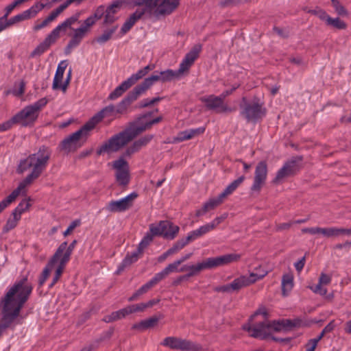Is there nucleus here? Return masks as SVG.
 Segmentation results:
<instances>
[{
  "label": "nucleus",
  "instance_id": "nucleus-1",
  "mask_svg": "<svg viewBox=\"0 0 351 351\" xmlns=\"http://www.w3.org/2000/svg\"><path fill=\"white\" fill-rule=\"evenodd\" d=\"M51 155V150L45 145L41 146L38 152L29 154L27 158L21 160L16 172L23 173L32 168L31 172L19 183V186L6 198L0 202V213L11 203L14 202L21 191L29 186L38 179L46 169Z\"/></svg>",
  "mask_w": 351,
  "mask_h": 351
},
{
  "label": "nucleus",
  "instance_id": "nucleus-2",
  "mask_svg": "<svg viewBox=\"0 0 351 351\" xmlns=\"http://www.w3.org/2000/svg\"><path fill=\"white\" fill-rule=\"evenodd\" d=\"M162 119V116H159L140 126H136V122H130L128 127L124 130L113 135L107 141L103 143L97 149V154L100 156L104 153H112L119 151L138 135L150 129L153 125L160 123Z\"/></svg>",
  "mask_w": 351,
  "mask_h": 351
},
{
  "label": "nucleus",
  "instance_id": "nucleus-3",
  "mask_svg": "<svg viewBox=\"0 0 351 351\" xmlns=\"http://www.w3.org/2000/svg\"><path fill=\"white\" fill-rule=\"evenodd\" d=\"M309 324L304 319L297 317L293 319H282L272 322H261L254 325H244L243 329L249 332L250 335L254 338L265 339L270 335L271 330L280 332L289 330L293 328L308 326Z\"/></svg>",
  "mask_w": 351,
  "mask_h": 351
},
{
  "label": "nucleus",
  "instance_id": "nucleus-4",
  "mask_svg": "<svg viewBox=\"0 0 351 351\" xmlns=\"http://www.w3.org/2000/svg\"><path fill=\"white\" fill-rule=\"evenodd\" d=\"M105 14V7L104 5L99 6L94 14L88 16L83 21L80 27L76 29L73 27V34H69L71 39L65 47V53L69 54L73 48L77 47L82 42L90 29L93 26L96 21L101 19Z\"/></svg>",
  "mask_w": 351,
  "mask_h": 351
},
{
  "label": "nucleus",
  "instance_id": "nucleus-5",
  "mask_svg": "<svg viewBox=\"0 0 351 351\" xmlns=\"http://www.w3.org/2000/svg\"><path fill=\"white\" fill-rule=\"evenodd\" d=\"M80 14H76L66 19L61 24L58 25L53 31L40 43L31 53L30 57L40 56L45 51L49 49L51 45L54 44L59 38L60 33H65L68 29H73L72 25L79 21Z\"/></svg>",
  "mask_w": 351,
  "mask_h": 351
},
{
  "label": "nucleus",
  "instance_id": "nucleus-6",
  "mask_svg": "<svg viewBox=\"0 0 351 351\" xmlns=\"http://www.w3.org/2000/svg\"><path fill=\"white\" fill-rule=\"evenodd\" d=\"M239 107L241 116L247 122L256 123L265 116L267 112L263 103L257 98L249 101L245 97H243Z\"/></svg>",
  "mask_w": 351,
  "mask_h": 351
},
{
  "label": "nucleus",
  "instance_id": "nucleus-7",
  "mask_svg": "<svg viewBox=\"0 0 351 351\" xmlns=\"http://www.w3.org/2000/svg\"><path fill=\"white\" fill-rule=\"evenodd\" d=\"M48 100L41 98L32 105L25 107L12 117L14 123H21L23 126H28L37 119L39 112L47 105Z\"/></svg>",
  "mask_w": 351,
  "mask_h": 351
},
{
  "label": "nucleus",
  "instance_id": "nucleus-8",
  "mask_svg": "<svg viewBox=\"0 0 351 351\" xmlns=\"http://www.w3.org/2000/svg\"><path fill=\"white\" fill-rule=\"evenodd\" d=\"M91 130L90 128L86 123L80 130L61 142L60 145V149L66 152L75 151L86 142Z\"/></svg>",
  "mask_w": 351,
  "mask_h": 351
},
{
  "label": "nucleus",
  "instance_id": "nucleus-9",
  "mask_svg": "<svg viewBox=\"0 0 351 351\" xmlns=\"http://www.w3.org/2000/svg\"><path fill=\"white\" fill-rule=\"evenodd\" d=\"M266 274L267 273H265L258 276L256 274L251 273L248 276H241L235 278L231 283L221 286V290L223 293L239 291L242 288L250 286L257 280L262 279Z\"/></svg>",
  "mask_w": 351,
  "mask_h": 351
},
{
  "label": "nucleus",
  "instance_id": "nucleus-10",
  "mask_svg": "<svg viewBox=\"0 0 351 351\" xmlns=\"http://www.w3.org/2000/svg\"><path fill=\"white\" fill-rule=\"evenodd\" d=\"M162 345L172 350L182 351H200L202 346L190 340L176 337H167L164 339Z\"/></svg>",
  "mask_w": 351,
  "mask_h": 351
},
{
  "label": "nucleus",
  "instance_id": "nucleus-11",
  "mask_svg": "<svg viewBox=\"0 0 351 351\" xmlns=\"http://www.w3.org/2000/svg\"><path fill=\"white\" fill-rule=\"evenodd\" d=\"M180 76L176 71L167 69L161 71L159 73L155 72V74L152 75L150 77L145 78L138 86L141 90L145 93L156 82L161 81L162 82H170L175 78H179Z\"/></svg>",
  "mask_w": 351,
  "mask_h": 351
},
{
  "label": "nucleus",
  "instance_id": "nucleus-12",
  "mask_svg": "<svg viewBox=\"0 0 351 351\" xmlns=\"http://www.w3.org/2000/svg\"><path fill=\"white\" fill-rule=\"evenodd\" d=\"M267 164L265 160L260 161L255 168L253 184L250 187V191L253 193H259L263 186L265 185L267 177Z\"/></svg>",
  "mask_w": 351,
  "mask_h": 351
},
{
  "label": "nucleus",
  "instance_id": "nucleus-13",
  "mask_svg": "<svg viewBox=\"0 0 351 351\" xmlns=\"http://www.w3.org/2000/svg\"><path fill=\"white\" fill-rule=\"evenodd\" d=\"M200 101L205 104L207 109L215 110L217 113L232 112L234 110V108L224 104L219 96L215 95L202 97Z\"/></svg>",
  "mask_w": 351,
  "mask_h": 351
},
{
  "label": "nucleus",
  "instance_id": "nucleus-14",
  "mask_svg": "<svg viewBox=\"0 0 351 351\" xmlns=\"http://www.w3.org/2000/svg\"><path fill=\"white\" fill-rule=\"evenodd\" d=\"M202 50V45L200 43H197L192 47L190 51L185 55L180 64L179 69L177 70V73H178L180 76L189 71L190 67L199 57Z\"/></svg>",
  "mask_w": 351,
  "mask_h": 351
},
{
  "label": "nucleus",
  "instance_id": "nucleus-15",
  "mask_svg": "<svg viewBox=\"0 0 351 351\" xmlns=\"http://www.w3.org/2000/svg\"><path fill=\"white\" fill-rule=\"evenodd\" d=\"M138 197L136 192H133L119 200L110 201L106 206V210L111 213L123 212L132 206L134 200Z\"/></svg>",
  "mask_w": 351,
  "mask_h": 351
},
{
  "label": "nucleus",
  "instance_id": "nucleus-16",
  "mask_svg": "<svg viewBox=\"0 0 351 351\" xmlns=\"http://www.w3.org/2000/svg\"><path fill=\"white\" fill-rule=\"evenodd\" d=\"M241 256L238 254H227L223 256L206 258V263L208 269H211L220 266L228 265L233 262H237L241 258Z\"/></svg>",
  "mask_w": 351,
  "mask_h": 351
},
{
  "label": "nucleus",
  "instance_id": "nucleus-17",
  "mask_svg": "<svg viewBox=\"0 0 351 351\" xmlns=\"http://www.w3.org/2000/svg\"><path fill=\"white\" fill-rule=\"evenodd\" d=\"M143 91L138 85L136 86L132 90L128 93L127 96L115 107V112L118 114H124L130 104L137 99L142 95Z\"/></svg>",
  "mask_w": 351,
  "mask_h": 351
},
{
  "label": "nucleus",
  "instance_id": "nucleus-18",
  "mask_svg": "<svg viewBox=\"0 0 351 351\" xmlns=\"http://www.w3.org/2000/svg\"><path fill=\"white\" fill-rule=\"evenodd\" d=\"M180 4V0H160L155 11V16L160 18L171 14Z\"/></svg>",
  "mask_w": 351,
  "mask_h": 351
},
{
  "label": "nucleus",
  "instance_id": "nucleus-19",
  "mask_svg": "<svg viewBox=\"0 0 351 351\" xmlns=\"http://www.w3.org/2000/svg\"><path fill=\"white\" fill-rule=\"evenodd\" d=\"M76 243V240L73 241L69 245H68L66 241L62 243L56 250L55 254L51 258V263H58V261L60 257H62L69 261L71 255L75 247Z\"/></svg>",
  "mask_w": 351,
  "mask_h": 351
},
{
  "label": "nucleus",
  "instance_id": "nucleus-20",
  "mask_svg": "<svg viewBox=\"0 0 351 351\" xmlns=\"http://www.w3.org/2000/svg\"><path fill=\"white\" fill-rule=\"evenodd\" d=\"M115 114V106L114 105H109L101 109L99 112L92 117L86 122V123L88 125L91 130H93L95 127L99 123H100L104 118L114 116Z\"/></svg>",
  "mask_w": 351,
  "mask_h": 351
},
{
  "label": "nucleus",
  "instance_id": "nucleus-21",
  "mask_svg": "<svg viewBox=\"0 0 351 351\" xmlns=\"http://www.w3.org/2000/svg\"><path fill=\"white\" fill-rule=\"evenodd\" d=\"M130 1L128 0H117L112 3L111 5H110L106 10H105V16H104V24L108 25L114 23L117 18L115 17V14H117L118 9L122 5H129Z\"/></svg>",
  "mask_w": 351,
  "mask_h": 351
},
{
  "label": "nucleus",
  "instance_id": "nucleus-22",
  "mask_svg": "<svg viewBox=\"0 0 351 351\" xmlns=\"http://www.w3.org/2000/svg\"><path fill=\"white\" fill-rule=\"evenodd\" d=\"M130 1V5L133 6H144V8L140 9V10H145L149 14H152L155 16V11L158 6V1L160 0H128Z\"/></svg>",
  "mask_w": 351,
  "mask_h": 351
},
{
  "label": "nucleus",
  "instance_id": "nucleus-23",
  "mask_svg": "<svg viewBox=\"0 0 351 351\" xmlns=\"http://www.w3.org/2000/svg\"><path fill=\"white\" fill-rule=\"evenodd\" d=\"M223 200L218 195L217 197L210 199L208 201L203 204L201 209L197 210L195 212V216L199 217L205 215L207 212L215 209L216 207L222 204Z\"/></svg>",
  "mask_w": 351,
  "mask_h": 351
},
{
  "label": "nucleus",
  "instance_id": "nucleus-24",
  "mask_svg": "<svg viewBox=\"0 0 351 351\" xmlns=\"http://www.w3.org/2000/svg\"><path fill=\"white\" fill-rule=\"evenodd\" d=\"M144 14L145 10H140V9H137L123 23L121 29V32L123 34L127 33Z\"/></svg>",
  "mask_w": 351,
  "mask_h": 351
},
{
  "label": "nucleus",
  "instance_id": "nucleus-25",
  "mask_svg": "<svg viewBox=\"0 0 351 351\" xmlns=\"http://www.w3.org/2000/svg\"><path fill=\"white\" fill-rule=\"evenodd\" d=\"M302 160V156H293L290 160L285 162L283 166L285 167L288 171L294 176L300 170L302 167L301 162Z\"/></svg>",
  "mask_w": 351,
  "mask_h": 351
},
{
  "label": "nucleus",
  "instance_id": "nucleus-26",
  "mask_svg": "<svg viewBox=\"0 0 351 351\" xmlns=\"http://www.w3.org/2000/svg\"><path fill=\"white\" fill-rule=\"evenodd\" d=\"M29 19H31V17L27 10H25L13 17H11L3 25H2V26H0V32L17 23L27 20Z\"/></svg>",
  "mask_w": 351,
  "mask_h": 351
},
{
  "label": "nucleus",
  "instance_id": "nucleus-27",
  "mask_svg": "<svg viewBox=\"0 0 351 351\" xmlns=\"http://www.w3.org/2000/svg\"><path fill=\"white\" fill-rule=\"evenodd\" d=\"M161 223H167L165 225V229L162 230L163 237L167 239H173L179 232V226L168 221H161Z\"/></svg>",
  "mask_w": 351,
  "mask_h": 351
},
{
  "label": "nucleus",
  "instance_id": "nucleus-28",
  "mask_svg": "<svg viewBox=\"0 0 351 351\" xmlns=\"http://www.w3.org/2000/svg\"><path fill=\"white\" fill-rule=\"evenodd\" d=\"M142 254V252H138V249H136V250L135 252H133L131 254H128L125 258L123 260L122 263L119 266L117 273H121L122 271L124 270L125 267L136 262L139 258V256Z\"/></svg>",
  "mask_w": 351,
  "mask_h": 351
},
{
  "label": "nucleus",
  "instance_id": "nucleus-29",
  "mask_svg": "<svg viewBox=\"0 0 351 351\" xmlns=\"http://www.w3.org/2000/svg\"><path fill=\"white\" fill-rule=\"evenodd\" d=\"M245 176H241L237 180L232 182L225 189L224 191L219 195L220 198L223 201V199L229 195L232 194L237 187L244 181Z\"/></svg>",
  "mask_w": 351,
  "mask_h": 351
},
{
  "label": "nucleus",
  "instance_id": "nucleus-30",
  "mask_svg": "<svg viewBox=\"0 0 351 351\" xmlns=\"http://www.w3.org/2000/svg\"><path fill=\"white\" fill-rule=\"evenodd\" d=\"M245 176H241L237 180L232 182L225 189L224 191L219 195L220 198L223 201V199L229 195L232 194L237 187L244 181Z\"/></svg>",
  "mask_w": 351,
  "mask_h": 351
},
{
  "label": "nucleus",
  "instance_id": "nucleus-31",
  "mask_svg": "<svg viewBox=\"0 0 351 351\" xmlns=\"http://www.w3.org/2000/svg\"><path fill=\"white\" fill-rule=\"evenodd\" d=\"M293 287V276L291 274H286L282 278V292L283 295H287Z\"/></svg>",
  "mask_w": 351,
  "mask_h": 351
},
{
  "label": "nucleus",
  "instance_id": "nucleus-32",
  "mask_svg": "<svg viewBox=\"0 0 351 351\" xmlns=\"http://www.w3.org/2000/svg\"><path fill=\"white\" fill-rule=\"evenodd\" d=\"M59 14H60V13L56 9H55L50 13V14L45 20L42 21L38 20L36 22V25L34 27V29L35 31H38L39 29L44 28L45 27L47 26L49 23L54 21L58 16Z\"/></svg>",
  "mask_w": 351,
  "mask_h": 351
},
{
  "label": "nucleus",
  "instance_id": "nucleus-33",
  "mask_svg": "<svg viewBox=\"0 0 351 351\" xmlns=\"http://www.w3.org/2000/svg\"><path fill=\"white\" fill-rule=\"evenodd\" d=\"M130 85L127 80L123 81L119 86H117L108 96V99L114 100L121 97L128 89L130 88Z\"/></svg>",
  "mask_w": 351,
  "mask_h": 351
},
{
  "label": "nucleus",
  "instance_id": "nucleus-34",
  "mask_svg": "<svg viewBox=\"0 0 351 351\" xmlns=\"http://www.w3.org/2000/svg\"><path fill=\"white\" fill-rule=\"evenodd\" d=\"M204 269H208L205 260L202 263H198L197 265H191V269L189 270V272L185 274V277L189 278L192 276H197Z\"/></svg>",
  "mask_w": 351,
  "mask_h": 351
},
{
  "label": "nucleus",
  "instance_id": "nucleus-35",
  "mask_svg": "<svg viewBox=\"0 0 351 351\" xmlns=\"http://www.w3.org/2000/svg\"><path fill=\"white\" fill-rule=\"evenodd\" d=\"M116 180L119 185L121 186H126L130 182L129 170L116 171L115 173Z\"/></svg>",
  "mask_w": 351,
  "mask_h": 351
},
{
  "label": "nucleus",
  "instance_id": "nucleus-36",
  "mask_svg": "<svg viewBox=\"0 0 351 351\" xmlns=\"http://www.w3.org/2000/svg\"><path fill=\"white\" fill-rule=\"evenodd\" d=\"M327 25L332 26L337 29H345L347 27L346 23L339 18L332 19L329 15L326 21Z\"/></svg>",
  "mask_w": 351,
  "mask_h": 351
},
{
  "label": "nucleus",
  "instance_id": "nucleus-37",
  "mask_svg": "<svg viewBox=\"0 0 351 351\" xmlns=\"http://www.w3.org/2000/svg\"><path fill=\"white\" fill-rule=\"evenodd\" d=\"M117 26H114L109 29L105 30L104 32L99 36L95 38V40L99 44H104L108 41L112 34L116 32Z\"/></svg>",
  "mask_w": 351,
  "mask_h": 351
},
{
  "label": "nucleus",
  "instance_id": "nucleus-38",
  "mask_svg": "<svg viewBox=\"0 0 351 351\" xmlns=\"http://www.w3.org/2000/svg\"><path fill=\"white\" fill-rule=\"evenodd\" d=\"M13 218L12 219H8L6 221L5 225L3 228V232L7 233L11 230L14 229L18 223V221L21 219V216L16 215L15 213H12Z\"/></svg>",
  "mask_w": 351,
  "mask_h": 351
},
{
  "label": "nucleus",
  "instance_id": "nucleus-39",
  "mask_svg": "<svg viewBox=\"0 0 351 351\" xmlns=\"http://www.w3.org/2000/svg\"><path fill=\"white\" fill-rule=\"evenodd\" d=\"M293 176V175L288 171L285 166H282L276 173V177L273 180V183L279 184L286 178Z\"/></svg>",
  "mask_w": 351,
  "mask_h": 351
},
{
  "label": "nucleus",
  "instance_id": "nucleus-40",
  "mask_svg": "<svg viewBox=\"0 0 351 351\" xmlns=\"http://www.w3.org/2000/svg\"><path fill=\"white\" fill-rule=\"evenodd\" d=\"M152 287V285L150 283L149 281H148L141 288H139L135 293H134L133 295L130 298H129L128 301L132 302L136 300L140 295L146 293Z\"/></svg>",
  "mask_w": 351,
  "mask_h": 351
},
{
  "label": "nucleus",
  "instance_id": "nucleus-41",
  "mask_svg": "<svg viewBox=\"0 0 351 351\" xmlns=\"http://www.w3.org/2000/svg\"><path fill=\"white\" fill-rule=\"evenodd\" d=\"M167 223H161V221L159 223L158 226H155L154 224H151L149 226V233L152 234V236H162L163 237V232L162 230L165 229V225Z\"/></svg>",
  "mask_w": 351,
  "mask_h": 351
},
{
  "label": "nucleus",
  "instance_id": "nucleus-42",
  "mask_svg": "<svg viewBox=\"0 0 351 351\" xmlns=\"http://www.w3.org/2000/svg\"><path fill=\"white\" fill-rule=\"evenodd\" d=\"M56 263H51V259L49 260V261L48 262L47 265H46V267H45V269L43 271L41 276L40 277L39 282H38L39 286L43 285V284L45 283V282L46 281V280L47 279V278L49 276L50 271H51L52 267Z\"/></svg>",
  "mask_w": 351,
  "mask_h": 351
},
{
  "label": "nucleus",
  "instance_id": "nucleus-43",
  "mask_svg": "<svg viewBox=\"0 0 351 351\" xmlns=\"http://www.w3.org/2000/svg\"><path fill=\"white\" fill-rule=\"evenodd\" d=\"M64 71L61 67H58L52 84V88L53 90L59 89V83H61L63 79Z\"/></svg>",
  "mask_w": 351,
  "mask_h": 351
},
{
  "label": "nucleus",
  "instance_id": "nucleus-44",
  "mask_svg": "<svg viewBox=\"0 0 351 351\" xmlns=\"http://www.w3.org/2000/svg\"><path fill=\"white\" fill-rule=\"evenodd\" d=\"M153 237H154L152 236V234H150L149 232H147L144 236V237L143 238V239L141 240V241L140 242V243L138 244V246L137 247V249L138 250V252H142L143 253V250L152 241Z\"/></svg>",
  "mask_w": 351,
  "mask_h": 351
},
{
  "label": "nucleus",
  "instance_id": "nucleus-45",
  "mask_svg": "<svg viewBox=\"0 0 351 351\" xmlns=\"http://www.w3.org/2000/svg\"><path fill=\"white\" fill-rule=\"evenodd\" d=\"M331 3L338 15L341 16H347L348 15V12L339 0H331Z\"/></svg>",
  "mask_w": 351,
  "mask_h": 351
},
{
  "label": "nucleus",
  "instance_id": "nucleus-46",
  "mask_svg": "<svg viewBox=\"0 0 351 351\" xmlns=\"http://www.w3.org/2000/svg\"><path fill=\"white\" fill-rule=\"evenodd\" d=\"M30 204L29 200L24 199L19 204V205L13 210L12 213H15L16 215H19V216H21V214L27 210Z\"/></svg>",
  "mask_w": 351,
  "mask_h": 351
},
{
  "label": "nucleus",
  "instance_id": "nucleus-47",
  "mask_svg": "<svg viewBox=\"0 0 351 351\" xmlns=\"http://www.w3.org/2000/svg\"><path fill=\"white\" fill-rule=\"evenodd\" d=\"M186 245H188V243L186 241L185 238H182L176 241L169 250L171 254H174L183 249Z\"/></svg>",
  "mask_w": 351,
  "mask_h": 351
},
{
  "label": "nucleus",
  "instance_id": "nucleus-48",
  "mask_svg": "<svg viewBox=\"0 0 351 351\" xmlns=\"http://www.w3.org/2000/svg\"><path fill=\"white\" fill-rule=\"evenodd\" d=\"M113 168L116 171L129 170L128 163L123 158H119L113 162Z\"/></svg>",
  "mask_w": 351,
  "mask_h": 351
},
{
  "label": "nucleus",
  "instance_id": "nucleus-49",
  "mask_svg": "<svg viewBox=\"0 0 351 351\" xmlns=\"http://www.w3.org/2000/svg\"><path fill=\"white\" fill-rule=\"evenodd\" d=\"M154 138V135L152 134H147L145 135L141 138H140L138 140L134 142V144L137 147V149L139 150L142 147L145 146L147 145Z\"/></svg>",
  "mask_w": 351,
  "mask_h": 351
},
{
  "label": "nucleus",
  "instance_id": "nucleus-50",
  "mask_svg": "<svg viewBox=\"0 0 351 351\" xmlns=\"http://www.w3.org/2000/svg\"><path fill=\"white\" fill-rule=\"evenodd\" d=\"M16 7V5L14 1L5 7V14L2 16H0V26H2V25H3L8 20V18L9 15Z\"/></svg>",
  "mask_w": 351,
  "mask_h": 351
},
{
  "label": "nucleus",
  "instance_id": "nucleus-51",
  "mask_svg": "<svg viewBox=\"0 0 351 351\" xmlns=\"http://www.w3.org/2000/svg\"><path fill=\"white\" fill-rule=\"evenodd\" d=\"M146 75V73L141 69L138 71L136 73L132 74L128 79H127V82L129 83L130 86L134 85L138 80L142 79L144 76Z\"/></svg>",
  "mask_w": 351,
  "mask_h": 351
},
{
  "label": "nucleus",
  "instance_id": "nucleus-52",
  "mask_svg": "<svg viewBox=\"0 0 351 351\" xmlns=\"http://www.w3.org/2000/svg\"><path fill=\"white\" fill-rule=\"evenodd\" d=\"M304 10H306L309 14L317 16L319 19H321L322 21H326L328 16L327 13L324 10L319 8H317L316 9H314V10L304 9Z\"/></svg>",
  "mask_w": 351,
  "mask_h": 351
},
{
  "label": "nucleus",
  "instance_id": "nucleus-53",
  "mask_svg": "<svg viewBox=\"0 0 351 351\" xmlns=\"http://www.w3.org/2000/svg\"><path fill=\"white\" fill-rule=\"evenodd\" d=\"M45 7V4L43 3H36L29 9L27 10L31 18L34 17L37 13Z\"/></svg>",
  "mask_w": 351,
  "mask_h": 351
},
{
  "label": "nucleus",
  "instance_id": "nucleus-54",
  "mask_svg": "<svg viewBox=\"0 0 351 351\" xmlns=\"http://www.w3.org/2000/svg\"><path fill=\"white\" fill-rule=\"evenodd\" d=\"M322 234L326 237H338V228H322Z\"/></svg>",
  "mask_w": 351,
  "mask_h": 351
},
{
  "label": "nucleus",
  "instance_id": "nucleus-55",
  "mask_svg": "<svg viewBox=\"0 0 351 351\" xmlns=\"http://www.w3.org/2000/svg\"><path fill=\"white\" fill-rule=\"evenodd\" d=\"M190 135H189V133L186 130H184L182 132H180L178 135L173 138V140L171 141L172 143H178L180 142H182L186 140H189Z\"/></svg>",
  "mask_w": 351,
  "mask_h": 351
},
{
  "label": "nucleus",
  "instance_id": "nucleus-56",
  "mask_svg": "<svg viewBox=\"0 0 351 351\" xmlns=\"http://www.w3.org/2000/svg\"><path fill=\"white\" fill-rule=\"evenodd\" d=\"M129 315L133 313L144 311L147 308L145 303H140L127 306Z\"/></svg>",
  "mask_w": 351,
  "mask_h": 351
},
{
  "label": "nucleus",
  "instance_id": "nucleus-57",
  "mask_svg": "<svg viewBox=\"0 0 351 351\" xmlns=\"http://www.w3.org/2000/svg\"><path fill=\"white\" fill-rule=\"evenodd\" d=\"M58 261H59V264L56 270L54 276L60 278V276H62L63 271L65 268V266H66V263L69 262V261L64 259L62 257H60V259L58 261Z\"/></svg>",
  "mask_w": 351,
  "mask_h": 351
},
{
  "label": "nucleus",
  "instance_id": "nucleus-58",
  "mask_svg": "<svg viewBox=\"0 0 351 351\" xmlns=\"http://www.w3.org/2000/svg\"><path fill=\"white\" fill-rule=\"evenodd\" d=\"M111 314H112L114 321H117L118 319L125 317L126 315H129V313L128 311V308L126 306V307H125L122 309H120L117 311L112 312Z\"/></svg>",
  "mask_w": 351,
  "mask_h": 351
},
{
  "label": "nucleus",
  "instance_id": "nucleus-59",
  "mask_svg": "<svg viewBox=\"0 0 351 351\" xmlns=\"http://www.w3.org/2000/svg\"><path fill=\"white\" fill-rule=\"evenodd\" d=\"M179 262H177V261H176L173 263L168 265L163 270L165 271V274H167V275L168 276L169 274L172 272H179Z\"/></svg>",
  "mask_w": 351,
  "mask_h": 351
},
{
  "label": "nucleus",
  "instance_id": "nucleus-60",
  "mask_svg": "<svg viewBox=\"0 0 351 351\" xmlns=\"http://www.w3.org/2000/svg\"><path fill=\"white\" fill-rule=\"evenodd\" d=\"M166 276H167V274H165V271L162 270V271L155 274V276L149 280V282L154 287L160 281L163 280Z\"/></svg>",
  "mask_w": 351,
  "mask_h": 351
},
{
  "label": "nucleus",
  "instance_id": "nucleus-61",
  "mask_svg": "<svg viewBox=\"0 0 351 351\" xmlns=\"http://www.w3.org/2000/svg\"><path fill=\"white\" fill-rule=\"evenodd\" d=\"M202 237L200 232H199V229L191 231L189 233L186 237H185L186 241H187L188 244L197 239L198 237Z\"/></svg>",
  "mask_w": 351,
  "mask_h": 351
},
{
  "label": "nucleus",
  "instance_id": "nucleus-62",
  "mask_svg": "<svg viewBox=\"0 0 351 351\" xmlns=\"http://www.w3.org/2000/svg\"><path fill=\"white\" fill-rule=\"evenodd\" d=\"M215 228V225H213V223L210 222L209 223L200 226L198 229L202 236H203L204 234L209 232L210 231L214 230Z\"/></svg>",
  "mask_w": 351,
  "mask_h": 351
},
{
  "label": "nucleus",
  "instance_id": "nucleus-63",
  "mask_svg": "<svg viewBox=\"0 0 351 351\" xmlns=\"http://www.w3.org/2000/svg\"><path fill=\"white\" fill-rule=\"evenodd\" d=\"M205 128L200 127L195 129H190L187 130V132L189 133V135H190L189 138L190 139L193 138V137L198 136L199 134H202L204 132Z\"/></svg>",
  "mask_w": 351,
  "mask_h": 351
},
{
  "label": "nucleus",
  "instance_id": "nucleus-64",
  "mask_svg": "<svg viewBox=\"0 0 351 351\" xmlns=\"http://www.w3.org/2000/svg\"><path fill=\"white\" fill-rule=\"evenodd\" d=\"M324 285L320 284L319 282L317 285L314 287H311V289L313 291V292L316 293H319L321 295H324L327 293V289L323 287Z\"/></svg>",
  "mask_w": 351,
  "mask_h": 351
}]
</instances>
